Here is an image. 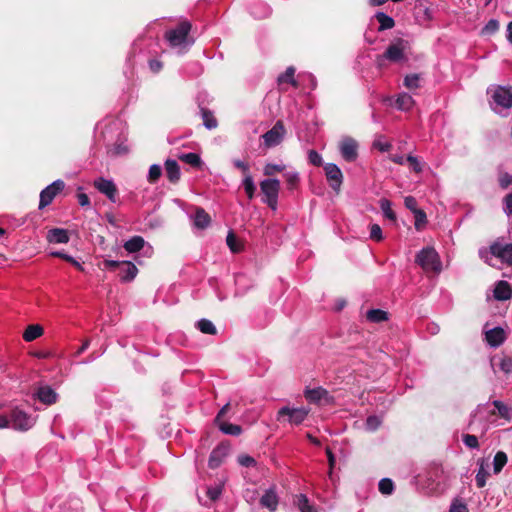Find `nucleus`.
I'll use <instances>...</instances> for the list:
<instances>
[{
    "label": "nucleus",
    "instance_id": "44",
    "mask_svg": "<svg viewBox=\"0 0 512 512\" xmlns=\"http://www.w3.org/2000/svg\"><path fill=\"white\" fill-rule=\"evenodd\" d=\"M378 488L382 494L389 495L393 492L394 484L391 479L383 478L380 480Z\"/></svg>",
    "mask_w": 512,
    "mask_h": 512
},
{
    "label": "nucleus",
    "instance_id": "6",
    "mask_svg": "<svg viewBox=\"0 0 512 512\" xmlns=\"http://www.w3.org/2000/svg\"><path fill=\"white\" fill-rule=\"evenodd\" d=\"M260 190L263 194L262 201L275 211L278 207L280 181L274 178L264 179L260 182Z\"/></svg>",
    "mask_w": 512,
    "mask_h": 512
},
{
    "label": "nucleus",
    "instance_id": "54",
    "mask_svg": "<svg viewBox=\"0 0 512 512\" xmlns=\"http://www.w3.org/2000/svg\"><path fill=\"white\" fill-rule=\"evenodd\" d=\"M370 238L377 242L383 239L382 229L378 224H372L370 226Z\"/></svg>",
    "mask_w": 512,
    "mask_h": 512
},
{
    "label": "nucleus",
    "instance_id": "7",
    "mask_svg": "<svg viewBox=\"0 0 512 512\" xmlns=\"http://www.w3.org/2000/svg\"><path fill=\"white\" fill-rule=\"evenodd\" d=\"M309 414V409L305 407L284 406L277 412V421H283L287 417V422L291 425L302 424Z\"/></svg>",
    "mask_w": 512,
    "mask_h": 512
},
{
    "label": "nucleus",
    "instance_id": "39",
    "mask_svg": "<svg viewBox=\"0 0 512 512\" xmlns=\"http://www.w3.org/2000/svg\"><path fill=\"white\" fill-rule=\"evenodd\" d=\"M493 405L498 410V413L502 418L506 420H510L512 418V409L509 406L499 400H494Z\"/></svg>",
    "mask_w": 512,
    "mask_h": 512
},
{
    "label": "nucleus",
    "instance_id": "2",
    "mask_svg": "<svg viewBox=\"0 0 512 512\" xmlns=\"http://www.w3.org/2000/svg\"><path fill=\"white\" fill-rule=\"evenodd\" d=\"M487 96L489 105L495 112L512 107V86L492 85L487 88Z\"/></svg>",
    "mask_w": 512,
    "mask_h": 512
},
{
    "label": "nucleus",
    "instance_id": "51",
    "mask_svg": "<svg viewBox=\"0 0 512 512\" xmlns=\"http://www.w3.org/2000/svg\"><path fill=\"white\" fill-rule=\"evenodd\" d=\"M373 147L381 152H386L390 150L391 144L383 137H378L377 139L374 140Z\"/></svg>",
    "mask_w": 512,
    "mask_h": 512
},
{
    "label": "nucleus",
    "instance_id": "41",
    "mask_svg": "<svg viewBox=\"0 0 512 512\" xmlns=\"http://www.w3.org/2000/svg\"><path fill=\"white\" fill-rule=\"evenodd\" d=\"M51 256L61 258L65 261L71 263L79 271H84V267L81 265V263H79L75 258H73L72 256H70L64 252H61V251L51 252Z\"/></svg>",
    "mask_w": 512,
    "mask_h": 512
},
{
    "label": "nucleus",
    "instance_id": "48",
    "mask_svg": "<svg viewBox=\"0 0 512 512\" xmlns=\"http://www.w3.org/2000/svg\"><path fill=\"white\" fill-rule=\"evenodd\" d=\"M161 174H162V168L160 165H158V164L151 165L149 168V173H148V181L150 183H155L160 178Z\"/></svg>",
    "mask_w": 512,
    "mask_h": 512
},
{
    "label": "nucleus",
    "instance_id": "55",
    "mask_svg": "<svg viewBox=\"0 0 512 512\" xmlns=\"http://www.w3.org/2000/svg\"><path fill=\"white\" fill-rule=\"evenodd\" d=\"M381 424L380 419L377 416H369L366 420V429L370 431L376 430Z\"/></svg>",
    "mask_w": 512,
    "mask_h": 512
},
{
    "label": "nucleus",
    "instance_id": "37",
    "mask_svg": "<svg viewBox=\"0 0 512 512\" xmlns=\"http://www.w3.org/2000/svg\"><path fill=\"white\" fill-rule=\"evenodd\" d=\"M404 86L409 90H415L420 87V74H408L404 78Z\"/></svg>",
    "mask_w": 512,
    "mask_h": 512
},
{
    "label": "nucleus",
    "instance_id": "9",
    "mask_svg": "<svg viewBox=\"0 0 512 512\" xmlns=\"http://www.w3.org/2000/svg\"><path fill=\"white\" fill-rule=\"evenodd\" d=\"M65 188L63 180H55L40 193L39 209H43L52 203L54 198Z\"/></svg>",
    "mask_w": 512,
    "mask_h": 512
},
{
    "label": "nucleus",
    "instance_id": "23",
    "mask_svg": "<svg viewBox=\"0 0 512 512\" xmlns=\"http://www.w3.org/2000/svg\"><path fill=\"white\" fill-rule=\"evenodd\" d=\"M165 171L168 180L172 183H176L180 179V167L177 161L168 159L165 162Z\"/></svg>",
    "mask_w": 512,
    "mask_h": 512
},
{
    "label": "nucleus",
    "instance_id": "53",
    "mask_svg": "<svg viewBox=\"0 0 512 512\" xmlns=\"http://www.w3.org/2000/svg\"><path fill=\"white\" fill-rule=\"evenodd\" d=\"M283 170H284V166L283 165L268 163V164L265 165V167L263 169V172H264V175H266V176H272L276 172H281Z\"/></svg>",
    "mask_w": 512,
    "mask_h": 512
},
{
    "label": "nucleus",
    "instance_id": "27",
    "mask_svg": "<svg viewBox=\"0 0 512 512\" xmlns=\"http://www.w3.org/2000/svg\"><path fill=\"white\" fill-rule=\"evenodd\" d=\"M211 221L210 216L203 208H198L194 216V224L196 227L204 229L209 226Z\"/></svg>",
    "mask_w": 512,
    "mask_h": 512
},
{
    "label": "nucleus",
    "instance_id": "38",
    "mask_svg": "<svg viewBox=\"0 0 512 512\" xmlns=\"http://www.w3.org/2000/svg\"><path fill=\"white\" fill-rule=\"evenodd\" d=\"M242 184L247 197L250 200L253 199L256 191V186L254 184L252 176L250 174H246Z\"/></svg>",
    "mask_w": 512,
    "mask_h": 512
},
{
    "label": "nucleus",
    "instance_id": "1",
    "mask_svg": "<svg viewBox=\"0 0 512 512\" xmlns=\"http://www.w3.org/2000/svg\"><path fill=\"white\" fill-rule=\"evenodd\" d=\"M192 29V24L188 20H182L179 24L164 34L165 40L172 48H179V53H184L194 40L189 36Z\"/></svg>",
    "mask_w": 512,
    "mask_h": 512
},
{
    "label": "nucleus",
    "instance_id": "21",
    "mask_svg": "<svg viewBox=\"0 0 512 512\" xmlns=\"http://www.w3.org/2000/svg\"><path fill=\"white\" fill-rule=\"evenodd\" d=\"M512 296V287L506 281L497 282L494 289V298L500 301H505L510 299Z\"/></svg>",
    "mask_w": 512,
    "mask_h": 512
},
{
    "label": "nucleus",
    "instance_id": "12",
    "mask_svg": "<svg viewBox=\"0 0 512 512\" xmlns=\"http://www.w3.org/2000/svg\"><path fill=\"white\" fill-rule=\"evenodd\" d=\"M491 256H494L502 263L512 265V243L502 244L500 242H494L489 249Z\"/></svg>",
    "mask_w": 512,
    "mask_h": 512
},
{
    "label": "nucleus",
    "instance_id": "50",
    "mask_svg": "<svg viewBox=\"0 0 512 512\" xmlns=\"http://www.w3.org/2000/svg\"><path fill=\"white\" fill-rule=\"evenodd\" d=\"M498 366L505 374L512 373V358L508 356L500 358Z\"/></svg>",
    "mask_w": 512,
    "mask_h": 512
},
{
    "label": "nucleus",
    "instance_id": "28",
    "mask_svg": "<svg viewBox=\"0 0 512 512\" xmlns=\"http://www.w3.org/2000/svg\"><path fill=\"white\" fill-rule=\"evenodd\" d=\"M375 18L379 22L378 31L380 32L387 29H392L395 26L394 19L383 12L376 13Z\"/></svg>",
    "mask_w": 512,
    "mask_h": 512
},
{
    "label": "nucleus",
    "instance_id": "34",
    "mask_svg": "<svg viewBox=\"0 0 512 512\" xmlns=\"http://www.w3.org/2000/svg\"><path fill=\"white\" fill-rule=\"evenodd\" d=\"M488 476L489 473L486 471L484 467V460L479 461V469L475 477L477 487L483 488L486 484Z\"/></svg>",
    "mask_w": 512,
    "mask_h": 512
},
{
    "label": "nucleus",
    "instance_id": "45",
    "mask_svg": "<svg viewBox=\"0 0 512 512\" xmlns=\"http://www.w3.org/2000/svg\"><path fill=\"white\" fill-rule=\"evenodd\" d=\"M500 24L496 19H490L487 24L482 28L483 35H492L499 30Z\"/></svg>",
    "mask_w": 512,
    "mask_h": 512
},
{
    "label": "nucleus",
    "instance_id": "36",
    "mask_svg": "<svg viewBox=\"0 0 512 512\" xmlns=\"http://www.w3.org/2000/svg\"><path fill=\"white\" fill-rule=\"evenodd\" d=\"M201 115L206 128H215L217 126V120L209 109L201 107Z\"/></svg>",
    "mask_w": 512,
    "mask_h": 512
},
{
    "label": "nucleus",
    "instance_id": "63",
    "mask_svg": "<svg viewBox=\"0 0 512 512\" xmlns=\"http://www.w3.org/2000/svg\"><path fill=\"white\" fill-rule=\"evenodd\" d=\"M220 494H221V489L219 487H212V488H208V490H207V496L213 501L218 499Z\"/></svg>",
    "mask_w": 512,
    "mask_h": 512
},
{
    "label": "nucleus",
    "instance_id": "57",
    "mask_svg": "<svg viewBox=\"0 0 512 512\" xmlns=\"http://www.w3.org/2000/svg\"><path fill=\"white\" fill-rule=\"evenodd\" d=\"M404 204L407 209H409L412 213L415 211H419L420 209L417 206V201L413 196H407L404 199Z\"/></svg>",
    "mask_w": 512,
    "mask_h": 512
},
{
    "label": "nucleus",
    "instance_id": "3",
    "mask_svg": "<svg viewBox=\"0 0 512 512\" xmlns=\"http://www.w3.org/2000/svg\"><path fill=\"white\" fill-rule=\"evenodd\" d=\"M409 48V42L402 38L395 39L388 45L382 55H378L376 62L379 68L385 66V60L393 63H399L406 60L405 50Z\"/></svg>",
    "mask_w": 512,
    "mask_h": 512
},
{
    "label": "nucleus",
    "instance_id": "29",
    "mask_svg": "<svg viewBox=\"0 0 512 512\" xmlns=\"http://www.w3.org/2000/svg\"><path fill=\"white\" fill-rule=\"evenodd\" d=\"M294 502L300 512H317L316 508L309 503L307 496L304 494L297 495Z\"/></svg>",
    "mask_w": 512,
    "mask_h": 512
},
{
    "label": "nucleus",
    "instance_id": "15",
    "mask_svg": "<svg viewBox=\"0 0 512 512\" xmlns=\"http://www.w3.org/2000/svg\"><path fill=\"white\" fill-rule=\"evenodd\" d=\"M119 277L122 282H131L138 273L137 267L130 261H121Z\"/></svg>",
    "mask_w": 512,
    "mask_h": 512
},
{
    "label": "nucleus",
    "instance_id": "19",
    "mask_svg": "<svg viewBox=\"0 0 512 512\" xmlns=\"http://www.w3.org/2000/svg\"><path fill=\"white\" fill-rule=\"evenodd\" d=\"M227 456V448L224 446H217L214 448L209 456L208 465L211 469L219 467L225 457Z\"/></svg>",
    "mask_w": 512,
    "mask_h": 512
},
{
    "label": "nucleus",
    "instance_id": "22",
    "mask_svg": "<svg viewBox=\"0 0 512 512\" xmlns=\"http://www.w3.org/2000/svg\"><path fill=\"white\" fill-rule=\"evenodd\" d=\"M47 240L50 243L64 244L69 241V235L65 229L54 228L49 230Z\"/></svg>",
    "mask_w": 512,
    "mask_h": 512
},
{
    "label": "nucleus",
    "instance_id": "32",
    "mask_svg": "<svg viewBox=\"0 0 512 512\" xmlns=\"http://www.w3.org/2000/svg\"><path fill=\"white\" fill-rule=\"evenodd\" d=\"M366 317L373 323H379L388 319L387 312L380 309H371L367 312Z\"/></svg>",
    "mask_w": 512,
    "mask_h": 512
},
{
    "label": "nucleus",
    "instance_id": "26",
    "mask_svg": "<svg viewBox=\"0 0 512 512\" xmlns=\"http://www.w3.org/2000/svg\"><path fill=\"white\" fill-rule=\"evenodd\" d=\"M295 71H296L295 67L289 66L285 70L284 73H282V74H280L278 76V78H277L278 84L289 83L293 87L298 88L299 87V83H298V81L294 77Z\"/></svg>",
    "mask_w": 512,
    "mask_h": 512
},
{
    "label": "nucleus",
    "instance_id": "13",
    "mask_svg": "<svg viewBox=\"0 0 512 512\" xmlns=\"http://www.w3.org/2000/svg\"><path fill=\"white\" fill-rule=\"evenodd\" d=\"M339 149L342 158L347 162H353L358 157V143L350 137H345L340 141Z\"/></svg>",
    "mask_w": 512,
    "mask_h": 512
},
{
    "label": "nucleus",
    "instance_id": "8",
    "mask_svg": "<svg viewBox=\"0 0 512 512\" xmlns=\"http://www.w3.org/2000/svg\"><path fill=\"white\" fill-rule=\"evenodd\" d=\"M11 428L18 431H27L34 425L33 418L19 408L10 412Z\"/></svg>",
    "mask_w": 512,
    "mask_h": 512
},
{
    "label": "nucleus",
    "instance_id": "40",
    "mask_svg": "<svg viewBox=\"0 0 512 512\" xmlns=\"http://www.w3.org/2000/svg\"><path fill=\"white\" fill-rule=\"evenodd\" d=\"M109 152L115 156L125 155L129 152L128 145L125 139H119L109 150Z\"/></svg>",
    "mask_w": 512,
    "mask_h": 512
},
{
    "label": "nucleus",
    "instance_id": "5",
    "mask_svg": "<svg viewBox=\"0 0 512 512\" xmlns=\"http://www.w3.org/2000/svg\"><path fill=\"white\" fill-rule=\"evenodd\" d=\"M416 263L426 272L439 273L442 269L439 254L432 247L423 248L416 256Z\"/></svg>",
    "mask_w": 512,
    "mask_h": 512
},
{
    "label": "nucleus",
    "instance_id": "59",
    "mask_svg": "<svg viewBox=\"0 0 512 512\" xmlns=\"http://www.w3.org/2000/svg\"><path fill=\"white\" fill-rule=\"evenodd\" d=\"M449 512H468L467 506L460 500L456 499L451 507Z\"/></svg>",
    "mask_w": 512,
    "mask_h": 512
},
{
    "label": "nucleus",
    "instance_id": "46",
    "mask_svg": "<svg viewBox=\"0 0 512 512\" xmlns=\"http://www.w3.org/2000/svg\"><path fill=\"white\" fill-rule=\"evenodd\" d=\"M414 217H415V228L417 231H420L424 228V226L427 223V217L426 213L423 210L415 211Z\"/></svg>",
    "mask_w": 512,
    "mask_h": 512
},
{
    "label": "nucleus",
    "instance_id": "4",
    "mask_svg": "<svg viewBox=\"0 0 512 512\" xmlns=\"http://www.w3.org/2000/svg\"><path fill=\"white\" fill-rule=\"evenodd\" d=\"M419 478V481L423 482L431 493L441 492L444 490L446 476L443 468L438 464L430 465L424 475H420Z\"/></svg>",
    "mask_w": 512,
    "mask_h": 512
},
{
    "label": "nucleus",
    "instance_id": "18",
    "mask_svg": "<svg viewBox=\"0 0 512 512\" xmlns=\"http://www.w3.org/2000/svg\"><path fill=\"white\" fill-rule=\"evenodd\" d=\"M285 130H267L262 136L264 145L267 148H272L279 145L284 138Z\"/></svg>",
    "mask_w": 512,
    "mask_h": 512
},
{
    "label": "nucleus",
    "instance_id": "42",
    "mask_svg": "<svg viewBox=\"0 0 512 512\" xmlns=\"http://www.w3.org/2000/svg\"><path fill=\"white\" fill-rule=\"evenodd\" d=\"M180 160L184 161L185 163L193 166V167H199L202 163L201 158L196 153H186L182 154L180 157Z\"/></svg>",
    "mask_w": 512,
    "mask_h": 512
},
{
    "label": "nucleus",
    "instance_id": "31",
    "mask_svg": "<svg viewBox=\"0 0 512 512\" xmlns=\"http://www.w3.org/2000/svg\"><path fill=\"white\" fill-rule=\"evenodd\" d=\"M218 424L219 429L227 435L238 436L242 432V428L239 425L231 424L226 421H221Z\"/></svg>",
    "mask_w": 512,
    "mask_h": 512
},
{
    "label": "nucleus",
    "instance_id": "17",
    "mask_svg": "<svg viewBox=\"0 0 512 512\" xmlns=\"http://www.w3.org/2000/svg\"><path fill=\"white\" fill-rule=\"evenodd\" d=\"M278 502V496L273 488L266 490L260 498L261 506L269 509L271 512L277 509Z\"/></svg>",
    "mask_w": 512,
    "mask_h": 512
},
{
    "label": "nucleus",
    "instance_id": "62",
    "mask_svg": "<svg viewBox=\"0 0 512 512\" xmlns=\"http://www.w3.org/2000/svg\"><path fill=\"white\" fill-rule=\"evenodd\" d=\"M407 161L410 163L415 172L419 173L422 171V167L416 157L410 155L407 157Z\"/></svg>",
    "mask_w": 512,
    "mask_h": 512
},
{
    "label": "nucleus",
    "instance_id": "58",
    "mask_svg": "<svg viewBox=\"0 0 512 512\" xmlns=\"http://www.w3.org/2000/svg\"><path fill=\"white\" fill-rule=\"evenodd\" d=\"M499 185L502 189L508 188L512 185V175L508 173H502L499 176Z\"/></svg>",
    "mask_w": 512,
    "mask_h": 512
},
{
    "label": "nucleus",
    "instance_id": "16",
    "mask_svg": "<svg viewBox=\"0 0 512 512\" xmlns=\"http://www.w3.org/2000/svg\"><path fill=\"white\" fill-rule=\"evenodd\" d=\"M37 398L46 405L57 402L58 395L50 386L39 387L36 393Z\"/></svg>",
    "mask_w": 512,
    "mask_h": 512
},
{
    "label": "nucleus",
    "instance_id": "14",
    "mask_svg": "<svg viewBox=\"0 0 512 512\" xmlns=\"http://www.w3.org/2000/svg\"><path fill=\"white\" fill-rule=\"evenodd\" d=\"M485 339L491 347H498L505 341L506 334L501 327H495L486 331Z\"/></svg>",
    "mask_w": 512,
    "mask_h": 512
},
{
    "label": "nucleus",
    "instance_id": "33",
    "mask_svg": "<svg viewBox=\"0 0 512 512\" xmlns=\"http://www.w3.org/2000/svg\"><path fill=\"white\" fill-rule=\"evenodd\" d=\"M506 463H507L506 453L503 451L497 452L493 459L494 473L498 474L503 469V467L506 465Z\"/></svg>",
    "mask_w": 512,
    "mask_h": 512
},
{
    "label": "nucleus",
    "instance_id": "60",
    "mask_svg": "<svg viewBox=\"0 0 512 512\" xmlns=\"http://www.w3.org/2000/svg\"><path fill=\"white\" fill-rule=\"evenodd\" d=\"M238 462L241 466H244V467H251V466H254L256 463L254 458H252L251 456H248V455H240L238 457Z\"/></svg>",
    "mask_w": 512,
    "mask_h": 512
},
{
    "label": "nucleus",
    "instance_id": "24",
    "mask_svg": "<svg viewBox=\"0 0 512 512\" xmlns=\"http://www.w3.org/2000/svg\"><path fill=\"white\" fill-rule=\"evenodd\" d=\"M146 246V242L142 236H133L129 240H127L123 247L128 253H136Z\"/></svg>",
    "mask_w": 512,
    "mask_h": 512
},
{
    "label": "nucleus",
    "instance_id": "25",
    "mask_svg": "<svg viewBox=\"0 0 512 512\" xmlns=\"http://www.w3.org/2000/svg\"><path fill=\"white\" fill-rule=\"evenodd\" d=\"M43 333L44 329L40 324H31L26 327L22 336L26 342H32L41 337Z\"/></svg>",
    "mask_w": 512,
    "mask_h": 512
},
{
    "label": "nucleus",
    "instance_id": "64",
    "mask_svg": "<svg viewBox=\"0 0 512 512\" xmlns=\"http://www.w3.org/2000/svg\"><path fill=\"white\" fill-rule=\"evenodd\" d=\"M505 212L508 215H512V193L508 194L504 198Z\"/></svg>",
    "mask_w": 512,
    "mask_h": 512
},
{
    "label": "nucleus",
    "instance_id": "49",
    "mask_svg": "<svg viewBox=\"0 0 512 512\" xmlns=\"http://www.w3.org/2000/svg\"><path fill=\"white\" fill-rule=\"evenodd\" d=\"M226 242L228 247L233 253H237L241 251V245L237 242L236 236L234 233L229 232L226 238Z\"/></svg>",
    "mask_w": 512,
    "mask_h": 512
},
{
    "label": "nucleus",
    "instance_id": "56",
    "mask_svg": "<svg viewBox=\"0 0 512 512\" xmlns=\"http://www.w3.org/2000/svg\"><path fill=\"white\" fill-rule=\"evenodd\" d=\"M308 160L309 162L314 165V166H321L322 165V157L321 155L315 151V150H310L308 152Z\"/></svg>",
    "mask_w": 512,
    "mask_h": 512
},
{
    "label": "nucleus",
    "instance_id": "20",
    "mask_svg": "<svg viewBox=\"0 0 512 512\" xmlns=\"http://www.w3.org/2000/svg\"><path fill=\"white\" fill-rule=\"evenodd\" d=\"M304 396L311 403H319L322 400L327 401L329 398V393L326 389L317 387L313 389H306Z\"/></svg>",
    "mask_w": 512,
    "mask_h": 512
},
{
    "label": "nucleus",
    "instance_id": "10",
    "mask_svg": "<svg viewBox=\"0 0 512 512\" xmlns=\"http://www.w3.org/2000/svg\"><path fill=\"white\" fill-rule=\"evenodd\" d=\"M94 187L111 202L116 203L118 200V189L113 180L99 177L93 182Z\"/></svg>",
    "mask_w": 512,
    "mask_h": 512
},
{
    "label": "nucleus",
    "instance_id": "35",
    "mask_svg": "<svg viewBox=\"0 0 512 512\" xmlns=\"http://www.w3.org/2000/svg\"><path fill=\"white\" fill-rule=\"evenodd\" d=\"M196 326L204 334L215 335L217 332L215 325L208 319L199 320Z\"/></svg>",
    "mask_w": 512,
    "mask_h": 512
},
{
    "label": "nucleus",
    "instance_id": "30",
    "mask_svg": "<svg viewBox=\"0 0 512 512\" xmlns=\"http://www.w3.org/2000/svg\"><path fill=\"white\" fill-rule=\"evenodd\" d=\"M414 104V100L411 95L407 93H401L398 95L395 105L400 110H409Z\"/></svg>",
    "mask_w": 512,
    "mask_h": 512
},
{
    "label": "nucleus",
    "instance_id": "43",
    "mask_svg": "<svg viewBox=\"0 0 512 512\" xmlns=\"http://www.w3.org/2000/svg\"><path fill=\"white\" fill-rule=\"evenodd\" d=\"M380 208L384 214V216L392 221L396 220V214L391 208V202L388 199L380 200Z\"/></svg>",
    "mask_w": 512,
    "mask_h": 512
},
{
    "label": "nucleus",
    "instance_id": "47",
    "mask_svg": "<svg viewBox=\"0 0 512 512\" xmlns=\"http://www.w3.org/2000/svg\"><path fill=\"white\" fill-rule=\"evenodd\" d=\"M285 181L287 183L288 189L292 190L296 188L299 182V175L297 172H286L284 174Z\"/></svg>",
    "mask_w": 512,
    "mask_h": 512
},
{
    "label": "nucleus",
    "instance_id": "11",
    "mask_svg": "<svg viewBox=\"0 0 512 512\" xmlns=\"http://www.w3.org/2000/svg\"><path fill=\"white\" fill-rule=\"evenodd\" d=\"M325 175L329 186L336 192L340 191L343 183V174L340 168L334 163H327L324 166Z\"/></svg>",
    "mask_w": 512,
    "mask_h": 512
},
{
    "label": "nucleus",
    "instance_id": "52",
    "mask_svg": "<svg viewBox=\"0 0 512 512\" xmlns=\"http://www.w3.org/2000/svg\"><path fill=\"white\" fill-rule=\"evenodd\" d=\"M462 440L468 448L477 449L479 447L478 438L475 435L464 434Z\"/></svg>",
    "mask_w": 512,
    "mask_h": 512
},
{
    "label": "nucleus",
    "instance_id": "61",
    "mask_svg": "<svg viewBox=\"0 0 512 512\" xmlns=\"http://www.w3.org/2000/svg\"><path fill=\"white\" fill-rule=\"evenodd\" d=\"M149 68L153 73H158L163 68V63L157 59H152L149 61Z\"/></svg>",
    "mask_w": 512,
    "mask_h": 512
}]
</instances>
